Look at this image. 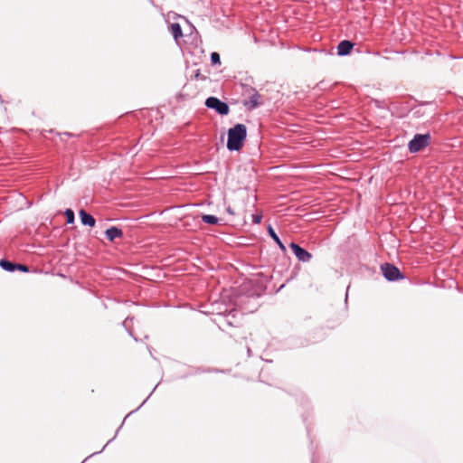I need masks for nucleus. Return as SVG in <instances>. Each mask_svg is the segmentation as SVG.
<instances>
[{"label":"nucleus","mask_w":463,"mask_h":463,"mask_svg":"<svg viewBox=\"0 0 463 463\" xmlns=\"http://www.w3.org/2000/svg\"><path fill=\"white\" fill-rule=\"evenodd\" d=\"M247 137V128L243 124H236L228 130L227 149L229 151H239Z\"/></svg>","instance_id":"nucleus-1"},{"label":"nucleus","mask_w":463,"mask_h":463,"mask_svg":"<svg viewBox=\"0 0 463 463\" xmlns=\"http://www.w3.org/2000/svg\"><path fill=\"white\" fill-rule=\"evenodd\" d=\"M242 96L244 97V99L242 101L243 106L246 107L249 110H252L261 104V102L260 101V93L255 88L251 86H242Z\"/></svg>","instance_id":"nucleus-2"},{"label":"nucleus","mask_w":463,"mask_h":463,"mask_svg":"<svg viewBox=\"0 0 463 463\" xmlns=\"http://www.w3.org/2000/svg\"><path fill=\"white\" fill-rule=\"evenodd\" d=\"M431 136L430 133L416 134L408 144V149L411 153H417L430 144Z\"/></svg>","instance_id":"nucleus-3"},{"label":"nucleus","mask_w":463,"mask_h":463,"mask_svg":"<svg viewBox=\"0 0 463 463\" xmlns=\"http://www.w3.org/2000/svg\"><path fill=\"white\" fill-rule=\"evenodd\" d=\"M205 106L208 109L215 110L221 116L228 115L230 112L229 105L216 97L207 98L205 100Z\"/></svg>","instance_id":"nucleus-4"},{"label":"nucleus","mask_w":463,"mask_h":463,"mask_svg":"<svg viewBox=\"0 0 463 463\" xmlns=\"http://www.w3.org/2000/svg\"><path fill=\"white\" fill-rule=\"evenodd\" d=\"M381 269L383 277L388 281H396L403 279V275L400 271V269L391 263H384L381 266Z\"/></svg>","instance_id":"nucleus-5"},{"label":"nucleus","mask_w":463,"mask_h":463,"mask_svg":"<svg viewBox=\"0 0 463 463\" xmlns=\"http://www.w3.org/2000/svg\"><path fill=\"white\" fill-rule=\"evenodd\" d=\"M290 249L292 250L294 255L301 262H309L312 259V254L308 252L307 250L299 246L298 243L292 241L289 244Z\"/></svg>","instance_id":"nucleus-6"},{"label":"nucleus","mask_w":463,"mask_h":463,"mask_svg":"<svg viewBox=\"0 0 463 463\" xmlns=\"http://www.w3.org/2000/svg\"><path fill=\"white\" fill-rule=\"evenodd\" d=\"M227 309H225L224 312H220L219 315H222L224 314V317H223V323L224 325L228 326H237V320H236V313H237V310L236 309H232L230 310L227 314Z\"/></svg>","instance_id":"nucleus-7"},{"label":"nucleus","mask_w":463,"mask_h":463,"mask_svg":"<svg viewBox=\"0 0 463 463\" xmlns=\"http://www.w3.org/2000/svg\"><path fill=\"white\" fill-rule=\"evenodd\" d=\"M354 46V44L352 42L348 40H344L340 42L337 45V54L339 56L348 55L353 50Z\"/></svg>","instance_id":"nucleus-8"},{"label":"nucleus","mask_w":463,"mask_h":463,"mask_svg":"<svg viewBox=\"0 0 463 463\" xmlns=\"http://www.w3.org/2000/svg\"><path fill=\"white\" fill-rule=\"evenodd\" d=\"M80 222L83 225L89 226V227H94L96 224V220L94 217L88 213L85 210H80L79 212Z\"/></svg>","instance_id":"nucleus-9"},{"label":"nucleus","mask_w":463,"mask_h":463,"mask_svg":"<svg viewBox=\"0 0 463 463\" xmlns=\"http://www.w3.org/2000/svg\"><path fill=\"white\" fill-rule=\"evenodd\" d=\"M105 234H106V238L110 241H113L117 238L123 237L122 230L116 226H111V227L108 228L105 232Z\"/></svg>","instance_id":"nucleus-10"},{"label":"nucleus","mask_w":463,"mask_h":463,"mask_svg":"<svg viewBox=\"0 0 463 463\" xmlns=\"http://www.w3.org/2000/svg\"><path fill=\"white\" fill-rule=\"evenodd\" d=\"M268 233L269 235L273 239V241L276 242V244L279 246V250L283 252V253H286L287 251V249H286V246L283 244V242L280 241L279 237L278 236V234L275 232V231L273 230V228L271 227V225H269L268 227Z\"/></svg>","instance_id":"nucleus-11"},{"label":"nucleus","mask_w":463,"mask_h":463,"mask_svg":"<svg viewBox=\"0 0 463 463\" xmlns=\"http://www.w3.org/2000/svg\"><path fill=\"white\" fill-rule=\"evenodd\" d=\"M169 31L172 33L175 40H178L183 36V31L181 25L178 23H173L169 25Z\"/></svg>","instance_id":"nucleus-12"},{"label":"nucleus","mask_w":463,"mask_h":463,"mask_svg":"<svg viewBox=\"0 0 463 463\" xmlns=\"http://www.w3.org/2000/svg\"><path fill=\"white\" fill-rule=\"evenodd\" d=\"M0 267L5 270V271H8V272H14L15 271V263L8 260H0Z\"/></svg>","instance_id":"nucleus-13"},{"label":"nucleus","mask_w":463,"mask_h":463,"mask_svg":"<svg viewBox=\"0 0 463 463\" xmlns=\"http://www.w3.org/2000/svg\"><path fill=\"white\" fill-rule=\"evenodd\" d=\"M202 220L203 222L211 225H215L218 223L219 219L215 215L212 214H205L203 215Z\"/></svg>","instance_id":"nucleus-14"},{"label":"nucleus","mask_w":463,"mask_h":463,"mask_svg":"<svg viewBox=\"0 0 463 463\" xmlns=\"http://www.w3.org/2000/svg\"><path fill=\"white\" fill-rule=\"evenodd\" d=\"M67 223H73L75 220L74 212L71 209H66L65 213Z\"/></svg>","instance_id":"nucleus-15"},{"label":"nucleus","mask_w":463,"mask_h":463,"mask_svg":"<svg viewBox=\"0 0 463 463\" xmlns=\"http://www.w3.org/2000/svg\"><path fill=\"white\" fill-rule=\"evenodd\" d=\"M211 63L213 65H220L221 64V58L218 52H212L211 53Z\"/></svg>","instance_id":"nucleus-16"},{"label":"nucleus","mask_w":463,"mask_h":463,"mask_svg":"<svg viewBox=\"0 0 463 463\" xmlns=\"http://www.w3.org/2000/svg\"><path fill=\"white\" fill-rule=\"evenodd\" d=\"M251 219H252V222L253 223L260 224L261 222V220H262V213H253L251 215Z\"/></svg>","instance_id":"nucleus-17"},{"label":"nucleus","mask_w":463,"mask_h":463,"mask_svg":"<svg viewBox=\"0 0 463 463\" xmlns=\"http://www.w3.org/2000/svg\"><path fill=\"white\" fill-rule=\"evenodd\" d=\"M15 270H20V271H23V272H28L29 271V268L26 265L15 263Z\"/></svg>","instance_id":"nucleus-18"},{"label":"nucleus","mask_w":463,"mask_h":463,"mask_svg":"<svg viewBox=\"0 0 463 463\" xmlns=\"http://www.w3.org/2000/svg\"><path fill=\"white\" fill-rule=\"evenodd\" d=\"M226 212H227L230 215H234V214H235V213H234L233 209H232L231 206H228V207L226 208Z\"/></svg>","instance_id":"nucleus-19"}]
</instances>
